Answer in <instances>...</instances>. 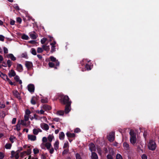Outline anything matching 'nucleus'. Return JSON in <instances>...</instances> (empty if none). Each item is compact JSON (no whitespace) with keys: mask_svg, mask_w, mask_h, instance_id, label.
<instances>
[{"mask_svg":"<svg viewBox=\"0 0 159 159\" xmlns=\"http://www.w3.org/2000/svg\"><path fill=\"white\" fill-rule=\"evenodd\" d=\"M57 98L62 104L66 105L68 103H71V102L70 101V98L68 96L62 93L58 94Z\"/></svg>","mask_w":159,"mask_h":159,"instance_id":"f257e3e1","label":"nucleus"},{"mask_svg":"<svg viewBox=\"0 0 159 159\" xmlns=\"http://www.w3.org/2000/svg\"><path fill=\"white\" fill-rule=\"evenodd\" d=\"M130 135V141L132 144H134L136 142V138L135 133L132 129L130 130L129 132Z\"/></svg>","mask_w":159,"mask_h":159,"instance_id":"f03ea898","label":"nucleus"},{"mask_svg":"<svg viewBox=\"0 0 159 159\" xmlns=\"http://www.w3.org/2000/svg\"><path fill=\"white\" fill-rule=\"evenodd\" d=\"M157 145L156 143L152 140H150L148 144V148L149 150L154 151L156 148Z\"/></svg>","mask_w":159,"mask_h":159,"instance_id":"7ed1b4c3","label":"nucleus"},{"mask_svg":"<svg viewBox=\"0 0 159 159\" xmlns=\"http://www.w3.org/2000/svg\"><path fill=\"white\" fill-rule=\"evenodd\" d=\"M108 139L110 142H112L115 139V132H112L108 136Z\"/></svg>","mask_w":159,"mask_h":159,"instance_id":"20e7f679","label":"nucleus"},{"mask_svg":"<svg viewBox=\"0 0 159 159\" xmlns=\"http://www.w3.org/2000/svg\"><path fill=\"white\" fill-rule=\"evenodd\" d=\"M28 91L31 93H33L34 92L35 87L33 84H30L27 86Z\"/></svg>","mask_w":159,"mask_h":159,"instance_id":"39448f33","label":"nucleus"},{"mask_svg":"<svg viewBox=\"0 0 159 159\" xmlns=\"http://www.w3.org/2000/svg\"><path fill=\"white\" fill-rule=\"evenodd\" d=\"M25 65L28 70H30L33 66L32 63L29 61H26Z\"/></svg>","mask_w":159,"mask_h":159,"instance_id":"423d86ee","label":"nucleus"},{"mask_svg":"<svg viewBox=\"0 0 159 159\" xmlns=\"http://www.w3.org/2000/svg\"><path fill=\"white\" fill-rule=\"evenodd\" d=\"M71 104L70 103L66 105L64 111L66 114L68 113L70 111Z\"/></svg>","mask_w":159,"mask_h":159,"instance_id":"0eeeda50","label":"nucleus"},{"mask_svg":"<svg viewBox=\"0 0 159 159\" xmlns=\"http://www.w3.org/2000/svg\"><path fill=\"white\" fill-rule=\"evenodd\" d=\"M89 149L92 152L96 151V148L95 145L93 143H91L89 144Z\"/></svg>","mask_w":159,"mask_h":159,"instance_id":"6e6552de","label":"nucleus"},{"mask_svg":"<svg viewBox=\"0 0 159 159\" xmlns=\"http://www.w3.org/2000/svg\"><path fill=\"white\" fill-rule=\"evenodd\" d=\"M13 94L14 96L18 99H21L20 94L16 90L13 91Z\"/></svg>","mask_w":159,"mask_h":159,"instance_id":"1a4fd4ad","label":"nucleus"},{"mask_svg":"<svg viewBox=\"0 0 159 159\" xmlns=\"http://www.w3.org/2000/svg\"><path fill=\"white\" fill-rule=\"evenodd\" d=\"M8 75L10 77H11L15 76L16 75V73L14 70L11 69Z\"/></svg>","mask_w":159,"mask_h":159,"instance_id":"9d476101","label":"nucleus"},{"mask_svg":"<svg viewBox=\"0 0 159 159\" xmlns=\"http://www.w3.org/2000/svg\"><path fill=\"white\" fill-rule=\"evenodd\" d=\"M43 108L45 111H49L51 109V107L47 104H44L43 106Z\"/></svg>","mask_w":159,"mask_h":159,"instance_id":"9b49d317","label":"nucleus"},{"mask_svg":"<svg viewBox=\"0 0 159 159\" xmlns=\"http://www.w3.org/2000/svg\"><path fill=\"white\" fill-rule=\"evenodd\" d=\"M28 138L31 141H34L36 140V137L35 135L29 134L28 135Z\"/></svg>","mask_w":159,"mask_h":159,"instance_id":"f8f14e48","label":"nucleus"},{"mask_svg":"<svg viewBox=\"0 0 159 159\" xmlns=\"http://www.w3.org/2000/svg\"><path fill=\"white\" fill-rule=\"evenodd\" d=\"M16 69L19 72H21L23 70L22 66L21 64H17Z\"/></svg>","mask_w":159,"mask_h":159,"instance_id":"ddd939ff","label":"nucleus"},{"mask_svg":"<svg viewBox=\"0 0 159 159\" xmlns=\"http://www.w3.org/2000/svg\"><path fill=\"white\" fill-rule=\"evenodd\" d=\"M37 100V98L36 97L33 96L32 97L31 100V103L33 105H35L36 103V101Z\"/></svg>","mask_w":159,"mask_h":159,"instance_id":"4468645a","label":"nucleus"},{"mask_svg":"<svg viewBox=\"0 0 159 159\" xmlns=\"http://www.w3.org/2000/svg\"><path fill=\"white\" fill-rule=\"evenodd\" d=\"M43 125H41V127L42 129L45 130H48L49 129V126L48 124L43 123Z\"/></svg>","mask_w":159,"mask_h":159,"instance_id":"2eb2a0df","label":"nucleus"},{"mask_svg":"<svg viewBox=\"0 0 159 159\" xmlns=\"http://www.w3.org/2000/svg\"><path fill=\"white\" fill-rule=\"evenodd\" d=\"M92 159H98V157L97 154L95 152H92L91 156Z\"/></svg>","mask_w":159,"mask_h":159,"instance_id":"dca6fc26","label":"nucleus"},{"mask_svg":"<svg viewBox=\"0 0 159 159\" xmlns=\"http://www.w3.org/2000/svg\"><path fill=\"white\" fill-rule=\"evenodd\" d=\"M7 57L10 58L13 61H15L16 60V57L14 56L13 54L11 53L8 54L7 56Z\"/></svg>","mask_w":159,"mask_h":159,"instance_id":"f3484780","label":"nucleus"},{"mask_svg":"<svg viewBox=\"0 0 159 159\" xmlns=\"http://www.w3.org/2000/svg\"><path fill=\"white\" fill-rule=\"evenodd\" d=\"M66 135L68 138H74L75 137V134L74 133H71L69 132H67Z\"/></svg>","mask_w":159,"mask_h":159,"instance_id":"a211bd4d","label":"nucleus"},{"mask_svg":"<svg viewBox=\"0 0 159 159\" xmlns=\"http://www.w3.org/2000/svg\"><path fill=\"white\" fill-rule=\"evenodd\" d=\"M14 79L17 82H19L20 84H21L22 83L21 80H20L19 77L18 75H16L15 77H14Z\"/></svg>","mask_w":159,"mask_h":159,"instance_id":"6ab92c4d","label":"nucleus"},{"mask_svg":"<svg viewBox=\"0 0 159 159\" xmlns=\"http://www.w3.org/2000/svg\"><path fill=\"white\" fill-rule=\"evenodd\" d=\"M65 137V134L63 132H61L59 134V138L60 140H63Z\"/></svg>","mask_w":159,"mask_h":159,"instance_id":"aec40b11","label":"nucleus"},{"mask_svg":"<svg viewBox=\"0 0 159 159\" xmlns=\"http://www.w3.org/2000/svg\"><path fill=\"white\" fill-rule=\"evenodd\" d=\"M123 146L125 149L128 150L129 149V144L126 142H124L123 143Z\"/></svg>","mask_w":159,"mask_h":159,"instance_id":"412c9836","label":"nucleus"},{"mask_svg":"<svg viewBox=\"0 0 159 159\" xmlns=\"http://www.w3.org/2000/svg\"><path fill=\"white\" fill-rule=\"evenodd\" d=\"M42 47L43 49V50H44L47 52L50 49L49 46L43 45Z\"/></svg>","mask_w":159,"mask_h":159,"instance_id":"4be33fe9","label":"nucleus"},{"mask_svg":"<svg viewBox=\"0 0 159 159\" xmlns=\"http://www.w3.org/2000/svg\"><path fill=\"white\" fill-rule=\"evenodd\" d=\"M59 143L58 141H56L55 143H54V149L55 150H57L59 148Z\"/></svg>","mask_w":159,"mask_h":159,"instance_id":"5701e85b","label":"nucleus"},{"mask_svg":"<svg viewBox=\"0 0 159 159\" xmlns=\"http://www.w3.org/2000/svg\"><path fill=\"white\" fill-rule=\"evenodd\" d=\"M1 77L5 81H7V80L9 79L7 77V76L6 74L3 73H2V74L1 75Z\"/></svg>","mask_w":159,"mask_h":159,"instance_id":"b1692460","label":"nucleus"},{"mask_svg":"<svg viewBox=\"0 0 159 159\" xmlns=\"http://www.w3.org/2000/svg\"><path fill=\"white\" fill-rule=\"evenodd\" d=\"M45 146L48 150L49 149L51 148V147H52L51 143L50 142L46 143L45 144Z\"/></svg>","mask_w":159,"mask_h":159,"instance_id":"393cba45","label":"nucleus"},{"mask_svg":"<svg viewBox=\"0 0 159 159\" xmlns=\"http://www.w3.org/2000/svg\"><path fill=\"white\" fill-rule=\"evenodd\" d=\"M21 39H23L28 40L29 39L28 36L25 34H23L21 37Z\"/></svg>","mask_w":159,"mask_h":159,"instance_id":"a878e982","label":"nucleus"},{"mask_svg":"<svg viewBox=\"0 0 159 159\" xmlns=\"http://www.w3.org/2000/svg\"><path fill=\"white\" fill-rule=\"evenodd\" d=\"M16 129L18 131H19L20 129V121H19L16 125Z\"/></svg>","mask_w":159,"mask_h":159,"instance_id":"bb28decb","label":"nucleus"},{"mask_svg":"<svg viewBox=\"0 0 159 159\" xmlns=\"http://www.w3.org/2000/svg\"><path fill=\"white\" fill-rule=\"evenodd\" d=\"M48 65L50 67H54L55 69H57V67L55 66V64L52 62H49L48 63Z\"/></svg>","mask_w":159,"mask_h":159,"instance_id":"cd10ccee","label":"nucleus"},{"mask_svg":"<svg viewBox=\"0 0 159 159\" xmlns=\"http://www.w3.org/2000/svg\"><path fill=\"white\" fill-rule=\"evenodd\" d=\"M30 36L32 39H35L37 38V36L36 35L33 33L30 34Z\"/></svg>","mask_w":159,"mask_h":159,"instance_id":"c85d7f7f","label":"nucleus"},{"mask_svg":"<svg viewBox=\"0 0 159 159\" xmlns=\"http://www.w3.org/2000/svg\"><path fill=\"white\" fill-rule=\"evenodd\" d=\"M53 138L54 136L50 134L48 135V141L50 142V143H51L52 141Z\"/></svg>","mask_w":159,"mask_h":159,"instance_id":"c756f323","label":"nucleus"},{"mask_svg":"<svg viewBox=\"0 0 159 159\" xmlns=\"http://www.w3.org/2000/svg\"><path fill=\"white\" fill-rule=\"evenodd\" d=\"M7 65L8 67L10 68L12 65V62L10 60H8L7 62Z\"/></svg>","mask_w":159,"mask_h":159,"instance_id":"7c9ffc66","label":"nucleus"},{"mask_svg":"<svg viewBox=\"0 0 159 159\" xmlns=\"http://www.w3.org/2000/svg\"><path fill=\"white\" fill-rule=\"evenodd\" d=\"M11 144L9 143H6L5 146V148L7 149H11Z\"/></svg>","mask_w":159,"mask_h":159,"instance_id":"2f4dec72","label":"nucleus"},{"mask_svg":"<svg viewBox=\"0 0 159 159\" xmlns=\"http://www.w3.org/2000/svg\"><path fill=\"white\" fill-rule=\"evenodd\" d=\"M69 151V149L68 148L66 149H65L62 152V155H64L66 154H67Z\"/></svg>","mask_w":159,"mask_h":159,"instance_id":"473e14b6","label":"nucleus"},{"mask_svg":"<svg viewBox=\"0 0 159 159\" xmlns=\"http://www.w3.org/2000/svg\"><path fill=\"white\" fill-rule=\"evenodd\" d=\"M33 133L34 135H37L38 134L39 131L37 129H34L33 130Z\"/></svg>","mask_w":159,"mask_h":159,"instance_id":"72a5a7b5","label":"nucleus"},{"mask_svg":"<svg viewBox=\"0 0 159 159\" xmlns=\"http://www.w3.org/2000/svg\"><path fill=\"white\" fill-rule=\"evenodd\" d=\"M57 114L60 116H62L64 114V111H58L57 112Z\"/></svg>","mask_w":159,"mask_h":159,"instance_id":"f704fd0d","label":"nucleus"},{"mask_svg":"<svg viewBox=\"0 0 159 159\" xmlns=\"http://www.w3.org/2000/svg\"><path fill=\"white\" fill-rule=\"evenodd\" d=\"M28 148H29L27 150V151H26L27 153L26 154L27 155H30L31 153V149L30 148V146H28Z\"/></svg>","mask_w":159,"mask_h":159,"instance_id":"c9c22d12","label":"nucleus"},{"mask_svg":"<svg viewBox=\"0 0 159 159\" xmlns=\"http://www.w3.org/2000/svg\"><path fill=\"white\" fill-rule=\"evenodd\" d=\"M43 49L42 48H41L40 47H38L37 48V52L38 53H40L42 52L43 51Z\"/></svg>","mask_w":159,"mask_h":159,"instance_id":"e433bc0d","label":"nucleus"},{"mask_svg":"<svg viewBox=\"0 0 159 159\" xmlns=\"http://www.w3.org/2000/svg\"><path fill=\"white\" fill-rule=\"evenodd\" d=\"M14 139H16V137L13 136H11L9 138L10 140L12 143L14 142L13 141Z\"/></svg>","mask_w":159,"mask_h":159,"instance_id":"4c0bfd02","label":"nucleus"},{"mask_svg":"<svg viewBox=\"0 0 159 159\" xmlns=\"http://www.w3.org/2000/svg\"><path fill=\"white\" fill-rule=\"evenodd\" d=\"M31 50V53L33 55H36V52L35 49L34 48H32Z\"/></svg>","mask_w":159,"mask_h":159,"instance_id":"58836bf2","label":"nucleus"},{"mask_svg":"<svg viewBox=\"0 0 159 159\" xmlns=\"http://www.w3.org/2000/svg\"><path fill=\"white\" fill-rule=\"evenodd\" d=\"M47 40L46 38H43L41 40V43L42 44H44Z\"/></svg>","mask_w":159,"mask_h":159,"instance_id":"ea45409f","label":"nucleus"},{"mask_svg":"<svg viewBox=\"0 0 159 159\" xmlns=\"http://www.w3.org/2000/svg\"><path fill=\"white\" fill-rule=\"evenodd\" d=\"M14 8L17 10H20L19 7L17 4H14L13 6Z\"/></svg>","mask_w":159,"mask_h":159,"instance_id":"a19ab883","label":"nucleus"},{"mask_svg":"<svg viewBox=\"0 0 159 159\" xmlns=\"http://www.w3.org/2000/svg\"><path fill=\"white\" fill-rule=\"evenodd\" d=\"M116 159H123L121 155L119 154H117L116 156Z\"/></svg>","mask_w":159,"mask_h":159,"instance_id":"79ce46f5","label":"nucleus"},{"mask_svg":"<svg viewBox=\"0 0 159 159\" xmlns=\"http://www.w3.org/2000/svg\"><path fill=\"white\" fill-rule=\"evenodd\" d=\"M50 58L51 61L52 62H55L57 60L56 58L53 56H51L50 57Z\"/></svg>","mask_w":159,"mask_h":159,"instance_id":"37998d69","label":"nucleus"},{"mask_svg":"<svg viewBox=\"0 0 159 159\" xmlns=\"http://www.w3.org/2000/svg\"><path fill=\"white\" fill-rule=\"evenodd\" d=\"M75 157L76 159H82L80 155L78 153H77L75 154Z\"/></svg>","mask_w":159,"mask_h":159,"instance_id":"c03bdc74","label":"nucleus"},{"mask_svg":"<svg viewBox=\"0 0 159 159\" xmlns=\"http://www.w3.org/2000/svg\"><path fill=\"white\" fill-rule=\"evenodd\" d=\"M85 67L87 70H90L91 69L90 66L88 64H86Z\"/></svg>","mask_w":159,"mask_h":159,"instance_id":"a18cd8bd","label":"nucleus"},{"mask_svg":"<svg viewBox=\"0 0 159 159\" xmlns=\"http://www.w3.org/2000/svg\"><path fill=\"white\" fill-rule=\"evenodd\" d=\"M25 115L29 116V115L31 113L30 111L28 109H27L25 111Z\"/></svg>","mask_w":159,"mask_h":159,"instance_id":"49530a36","label":"nucleus"},{"mask_svg":"<svg viewBox=\"0 0 159 159\" xmlns=\"http://www.w3.org/2000/svg\"><path fill=\"white\" fill-rule=\"evenodd\" d=\"M27 152L26 151H24L20 153V156L22 158L23 157L24 155L25 154H26Z\"/></svg>","mask_w":159,"mask_h":159,"instance_id":"de8ad7c7","label":"nucleus"},{"mask_svg":"<svg viewBox=\"0 0 159 159\" xmlns=\"http://www.w3.org/2000/svg\"><path fill=\"white\" fill-rule=\"evenodd\" d=\"M4 156V154L3 152H0V159H3Z\"/></svg>","mask_w":159,"mask_h":159,"instance_id":"09e8293b","label":"nucleus"},{"mask_svg":"<svg viewBox=\"0 0 159 159\" xmlns=\"http://www.w3.org/2000/svg\"><path fill=\"white\" fill-rule=\"evenodd\" d=\"M16 21L20 24L22 22V19L20 17H18L16 18Z\"/></svg>","mask_w":159,"mask_h":159,"instance_id":"8fccbe9b","label":"nucleus"},{"mask_svg":"<svg viewBox=\"0 0 159 159\" xmlns=\"http://www.w3.org/2000/svg\"><path fill=\"white\" fill-rule=\"evenodd\" d=\"M21 56L22 57L25 58H28V56L26 53H23L21 54Z\"/></svg>","mask_w":159,"mask_h":159,"instance_id":"3c124183","label":"nucleus"},{"mask_svg":"<svg viewBox=\"0 0 159 159\" xmlns=\"http://www.w3.org/2000/svg\"><path fill=\"white\" fill-rule=\"evenodd\" d=\"M29 43L32 44H35L37 43V42L35 40H32L29 41Z\"/></svg>","mask_w":159,"mask_h":159,"instance_id":"603ef678","label":"nucleus"},{"mask_svg":"<svg viewBox=\"0 0 159 159\" xmlns=\"http://www.w3.org/2000/svg\"><path fill=\"white\" fill-rule=\"evenodd\" d=\"M15 154V152L14 151H11V158H13L14 157V155Z\"/></svg>","mask_w":159,"mask_h":159,"instance_id":"864d4df0","label":"nucleus"},{"mask_svg":"<svg viewBox=\"0 0 159 159\" xmlns=\"http://www.w3.org/2000/svg\"><path fill=\"white\" fill-rule=\"evenodd\" d=\"M8 82V83H9V84L12 85H16V84H14V83H13L9 79H8L7 80Z\"/></svg>","mask_w":159,"mask_h":159,"instance_id":"5fc2aeb1","label":"nucleus"},{"mask_svg":"<svg viewBox=\"0 0 159 159\" xmlns=\"http://www.w3.org/2000/svg\"><path fill=\"white\" fill-rule=\"evenodd\" d=\"M33 151L34 152V153L35 154H37L39 152V151L38 149H33Z\"/></svg>","mask_w":159,"mask_h":159,"instance_id":"6e6d98bb","label":"nucleus"},{"mask_svg":"<svg viewBox=\"0 0 159 159\" xmlns=\"http://www.w3.org/2000/svg\"><path fill=\"white\" fill-rule=\"evenodd\" d=\"M15 21L11 19L10 20V24L11 25H14L15 24Z\"/></svg>","mask_w":159,"mask_h":159,"instance_id":"4d7b16f0","label":"nucleus"},{"mask_svg":"<svg viewBox=\"0 0 159 159\" xmlns=\"http://www.w3.org/2000/svg\"><path fill=\"white\" fill-rule=\"evenodd\" d=\"M69 147V144L67 142V143H65L63 148H68Z\"/></svg>","mask_w":159,"mask_h":159,"instance_id":"13d9d810","label":"nucleus"},{"mask_svg":"<svg viewBox=\"0 0 159 159\" xmlns=\"http://www.w3.org/2000/svg\"><path fill=\"white\" fill-rule=\"evenodd\" d=\"M3 51L4 53L5 54L7 53L8 52V50L5 47L3 48Z\"/></svg>","mask_w":159,"mask_h":159,"instance_id":"bf43d9fd","label":"nucleus"},{"mask_svg":"<svg viewBox=\"0 0 159 159\" xmlns=\"http://www.w3.org/2000/svg\"><path fill=\"white\" fill-rule=\"evenodd\" d=\"M41 102L42 103H46L48 102V99H41Z\"/></svg>","mask_w":159,"mask_h":159,"instance_id":"052dcab7","label":"nucleus"},{"mask_svg":"<svg viewBox=\"0 0 159 159\" xmlns=\"http://www.w3.org/2000/svg\"><path fill=\"white\" fill-rule=\"evenodd\" d=\"M20 125H21L25 126L26 125V123L23 120H21V122H20Z\"/></svg>","mask_w":159,"mask_h":159,"instance_id":"680f3d73","label":"nucleus"},{"mask_svg":"<svg viewBox=\"0 0 159 159\" xmlns=\"http://www.w3.org/2000/svg\"><path fill=\"white\" fill-rule=\"evenodd\" d=\"M34 117L36 120H39V117L36 114L34 115Z\"/></svg>","mask_w":159,"mask_h":159,"instance_id":"e2e57ef3","label":"nucleus"},{"mask_svg":"<svg viewBox=\"0 0 159 159\" xmlns=\"http://www.w3.org/2000/svg\"><path fill=\"white\" fill-rule=\"evenodd\" d=\"M60 119L58 118H52V120L54 121L57 122L60 121Z\"/></svg>","mask_w":159,"mask_h":159,"instance_id":"0e129e2a","label":"nucleus"},{"mask_svg":"<svg viewBox=\"0 0 159 159\" xmlns=\"http://www.w3.org/2000/svg\"><path fill=\"white\" fill-rule=\"evenodd\" d=\"M142 159H147V157L146 154H143L141 156Z\"/></svg>","mask_w":159,"mask_h":159,"instance_id":"69168bd1","label":"nucleus"},{"mask_svg":"<svg viewBox=\"0 0 159 159\" xmlns=\"http://www.w3.org/2000/svg\"><path fill=\"white\" fill-rule=\"evenodd\" d=\"M147 134H148L147 131H144L143 133V136L145 139H146L147 138Z\"/></svg>","mask_w":159,"mask_h":159,"instance_id":"338daca9","label":"nucleus"},{"mask_svg":"<svg viewBox=\"0 0 159 159\" xmlns=\"http://www.w3.org/2000/svg\"><path fill=\"white\" fill-rule=\"evenodd\" d=\"M107 159H113L112 156L110 154H108L107 156Z\"/></svg>","mask_w":159,"mask_h":159,"instance_id":"774afa93","label":"nucleus"}]
</instances>
